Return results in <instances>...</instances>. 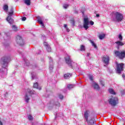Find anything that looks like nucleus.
<instances>
[{"instance_id": "nucleus-1", "label": "nucleus", "mask_w": 125, "mask_h": 125, "mask_svg": "<svg viewBox=\"0 0 125 125\" xmlns=\"http://www.w3.org/2000/svg\"><path fill=\"white\" fill-rule=\"evenodd\" d=\"M89 116V111L86 110L84 113V118L85 120H86V122H87L88 125H95V123H96V121H95V119H94V118H92L90 120H88Z\"/></svg>"}, {"instance_id": "nucleus-2", "label": "nucleus", "mask_w": 125, "mask_h": 125, "mask_svg": "<svg viewBox=\"0 0 125 125\" xmlns=\"http://www.w3.org/2000/svg\"><path fill=\"white\" fill-rule=\"evenodd\" d=\"M108 102L111 106H117L119 104V98L117 97L111 96L108 100Z\"/></svg>"}, {"instance_id": "nucleus-3", "label": "nucleus", "mask_w": 125, "mask_h": 125, "mask_svg": "<svg viewBox=\"0 0 125 125\" xmlns=\"http://www.w3.org/2000/svg\"><path fill=\"white\" fill-rule=\"evenodd\" d=\"M114 53L115 54L116 57H118L119 59L123 60L125 58V50H123L122 51H115Z\"/></svg>"}, {"instance_id": "nucleus-4", "label": "nucleus", "mask_w": 125, "mask_h": 125, "mask_svg": "<svg viewBox=\"0 0 125 125\" xmlns=\"http://www.w3.org/2000/svg\"><path fill=\"white\" fill-rule=\"evenodd\" d=\"M116 64L117 73H118V74H121L122 72L124 71V66H125V64L123 63H119L118 62H116Z\"/></svg>"}, {"instance_id": "nucleus-5", "label": "nucleus", "mask_w": 125, "mask_h": 125, "mask_svg": "<svg viewBox=\"0 0 125 125\" xmlns=\"http://www.w3.org/2000/svg\"><path fill=\"white\" fill-rule=\"evenodd\" d=\"M115 19H116L117 22H121L123 21V19H124V16H123V14L119 12H116L115 13Z\"/></svg>"}, {"instance_id": "nucleus-6", "label": "nucleus", "mask_w": 125, "mask_h": 125, "mask_svg": "<svg viewBox=\"0 0 125 125\" xmlns=\"http://www.w3.org/2000/svg\"><path fill=\"white\" fill-rule=\"evenodd\" d=\"M10 60V58L8 57H4L1 59L0 63L2 65H6V64H8V61Z\"/></svg>"}, {"instance_id": "nucleus-7", "label": "nucleus", "mask_w": 125, "mask_h": 125, "mask_svg": "<svg viewBox=\"0 0 125 125\" xmlns=\"http://www.w3.org/2000/svg\"><path fill=\"white\" fill-rule=\"evenodd\" d=\"M16 42L18 44L21 46L24 45V41L22 39V37L20 36H17L16 37Z\"/></svg>"}, {"instance_id": "nucleus-8", "label": "nucleus", "mask_w": 125, "mask_h": 125, "mask_svg": "<svg viewBox=\"0 0 125 125\" xmlns=\"http://www.w3.org/2000/svg\"><path fill=\"white\" fill-rule=\"evenodd\" d=\"M89 23V21L88 20V18H84L83 27L85 29V30H87V29L89 28V26H88Z\"/></svg>"}, {"instance_id": "nucleus-9", "label": "nucleus", "mask_w": 125, "mask_h": 125, "mask_svg": "<svg viewBox=\"0 0 125 125\" xmlns=\"http://www.w3.org/2000/svg\"><path fill=\"white\" fill-rule=\"evenodd\" d=\"M102 61L105 64V65H108L109 61H110V57L109 56H104L102 58Z\"/></svg>"}, {"instance_id": "nucleus-10", "label": "nucleus", "mask_w": 125, "mask_h": 125, "mask_svg": "<svg viewBox=\"0 0 125 125\" xmlns=\"http://www.w3.org/2000/svg\"><path fill=\"white\" fill-rule=\"evenodd\" d=\"M65 63H66V64H68L69 67H70L71 68H72V69H73V65L72 64V60H71L70 57L65 58Z\"/></svg>"}, {"instance_id": "nucleus-11", "label": "nucleus", "mask_w": 125, "mask_h": 125, "mask_svg": "<svg viewBox=\"0 0 125 125\" xmlns=\"http://www.w3.org/2000/svg\"><path fill=\"white\" fill-rule=\"evenodd\" d=\"M6 20L8 22V23L10 24V25L14 23V21L13 20V19L11 18V17L10 16H8L6 18Z\"/></svg>"}, {"instance_id": "nucleus-12", "label": "nucleus", "mask_w": 125, "mask_h": 125, "mask_svg": "<svg viewBox=\"0 0 125 125\" xmlns=\"http://www.w3.org/2000/svg\"><path fill=\"white\" fill-rule=\"evenodd\" d=\"M73 76L72 73H66L64 74L63 77L65 80H68L71 78Z\"/></svg>"}, {"instance_id": "nucleus-13", "label": "nucleus", "mask_w": 125, "mask_h": 125, "mask_svg": "<svg viewBox=\"0 0 125 125\" xmlns=\"http://www.w3.org/2000/svg\"><path fill=\"white\" fill-rule=\"evenodd\" d=\"M37 21L39 22V23L41 24V25H42V27L44 28V24H43V22H42V18L41 17H37Z\"/></svg>"}, {"instance_id": "nucleus-14", "label": "nucleus", "mask_w": 125, "mask_h": 125, "mask_svg": "<svg viewBox=\"0 0 125 125\" xmlns=\"http://www.w3.org/2000/svg\"><path fill=\"white\" fill-rule=\"evenodd\" d=\"M115 43L117 44L118 46H123V45H125V43L121 41L116 42Z\"/></svg>"}, {"instance_id": "nucleus-15", "label": "nucleus", "mask_w": 125, "mask_h": 125, "mask_svg": "<svg viewBox=\"0 0 125 125\" xmlns=\"http://www.w3.org/2000/svg\"><path fill=\"white\" fill-rule=\"evenodd\" d=\"M12 29L14 32H17L18 31V27L16 25H12Z\"/></svg>"}, {"instance_id": "nucleus-16", "label": "nucleus", "mask_w": 125, "mask_h": 125, "mask_svg": "<svg viewBox=\"0 0 125 125\" xmlns=\"http://www.w3.org/2000/svg\"><path fill=\"white\" fill-rule=\"evenodd\" d=\"M93 87L95 89H100V87H99V85L97 84V83H94L93 85Z\"/></svg>"}, {"instance_id": "nucleus-17", "label": "nucleus", "mask_w": 125, "mask_h": 125, "mask_svg": "<svg viewBox=\"0 0 125 125\" xmlns=\"http://www.w3.org/2000/svg\"><path fill=\"white\" fill-rule=\"evenodd\" d=\"M108 92L110 94H113V95H116V92L114 91V89L111 88L108 89Z\"/></svg>"}, {"instance_id": "nucleus-18", "label": "nucleus", "mask_w": 125, "mask_h": 125, "mask_svg": "<svg viewBox=\"0 0 125 125\" xmlns=\"http://www.w3.org/2000/svg\"><path fill=\"white\" fill-rule=\"evenodd\" d=\"M25 102L28 103L29 102V100H30V98H29V96L28 95V93H26L25 97Z\"/></svg>"}, {"instance_id": "nucleus-19", "label": "nucleus", "mask_w": 125, "mask_h": 125, "mask_svg": "<svg viewBox=\"0 0 125 125\" xmlns=\"http://www.w3.org/2000/svg\"><path fill=\"white\" fill-rule=\"evenodd\" d=\"M90 43H91L92 46H94V48H97V45L94 42V41L92 40H90Z\"/></svg>"}, {"instance_id": "nucleus-20", "label": "nucleus", "mask_w": 125, "mask_h": 125, "mask_svg": "<svg viewBox=\"0 0 125 125\" xmlns=\"http://www.w3.org/2000/svg\"><path fill=\"white\" fill-rule=\"evenodd\" d=\"M3 9L4 11H8V5L7 4H5L3 6Z\"/></svg>"}, {"instance_id": "nucleus-21", "label": "nucleus", "mask_w": 125, "mask_h": 125, "mask_svg": "<svg viewBox=\"0 0 125 125\" xmlns=\"http://www.w3.org/2000/svg\"><path fill=\"white\" fill-rule=\"evenodd\" d=\"M105 36L106 35H105V34H100L99 36V38L100 39V40H103V39L105 38Z\"/></svg>"}, {"instance_id": "nucleus-22", "label": "nucleus", "mask_w": 125, "mask_h": 125, "mask_svg": "<svg viewBox=\"0 0 125 125\" xmlns=\"http://www.w3.org/2000/svg\"><path fill=\"white\" fill-rule=\"evenodd\" d=\"M24 3L26 5H31V0H24Z\"/></svg>"}, {"instance_id": "nucleus-23", "label": "nucleus", "mask_w": 125, "mask_h": 125, "mask_svg": "<svg viewBox=\"0 0 125 125\" xmlns=\"http://www.w3.org/2000/svg\"><path fill=\"white\" fill-rule=\"evenodd\" d=\"M73 87H75V85L72 84H69L67 85V88L68 89H72V88H73Z\"/></svg>"}, {"instance_id": "nucleus-24", "label": "nucleus", "mask_w": 125, "mask_h": 125, "mask_svg": "<svg viewBox=\"0 0 125 125\" xmlns=\"http://www.w3.org/2000/svg\"><path fill=\"white\" fill-rule=\"evenodd\" d=\"M81 51H85V48L83 45H82L80 47Z\"/></svg>"}, {"instance_id": "nucleus-25", "label": "nucleus", "mask_w": 125, "mask_h": 125, "mask_svg": "<svg viewBox=\"0 0 125 125\" xmlns=\"http://www.w3.org/2000/svg\"><path fill=\"white\" fill-rule=\"evenodd\" d=\"M11 12H9V16H10V17H11V16L13 15V13H14V12H13V8H11Z\"/></svg>"}, {"instance_id": "nucleus-26", "label": "nucleus", "mask_w": 125, "mask_h": 125, "mask_svg": "<svg viewBox=\"0 0 125 125\" xmlns=\"http://www.w3.org/2000/svg\"><path fill=\"white\" fill-rule=\"evenodd\" d=\"M39 87V83H34L33 85L34 88H38Z\"/></svg>"}, {"instance_id": "nucleus-27", "label": "nucleus", "mask_w": 125, "mask_h": 125, "mask_svg": "<svg viewBox=\"0 0 125 125\" xmlns=\"http://www.w3.org/2000/svg\"><path fill=\"white\" fill-rule=\"evenodd\" d=\"M70 23L71 24H72V26H75V20L74 19H72L71 20H70Z\"/></svg>"}, {"instance_id": "nucleus-28", "label": "nucleus", "mask_w": 125, "mask_h": 125, "mask_svg": "<svg viewBox=\"0 0 125 125\" xmlns=\"http://www.w3.org/2000/svg\"><path fill=\"white\" fill-rule=\"evenodd\" d=\"M63 7L65 9H67V8H68V7H69V5L67 4H64L63 5Z\"/></svg>"}, {"instance_id": "nucleus-29", "label": "nucleus", "mask_w": 125, "mask_h": 125, "mask_svg": "<svg viewBox=\"0 0 125 125\" xmlns=\"http://www.w3.org/2000/svg\"><path fill=\"white\" fill-rule=\"evenodd\" d=\"M118 38L119 39V40L120 41V42L123 41V36H122V34H119Z\"/></svg>"}, {"instance_id": "nucleus-30", "label": "nucleus", "mask_w": 125, "mask_h": 125, "mask_svg": "<svg viewBox=\"0 0 125 125\" xmlns=\"http://www.w3.org/2000/svg\"><path fill=\"white\" fill-rule=\"evenodd\" d=\"M46 48L47 51H48V52H50L51 51V48H50V47L49 46H48V47H46Z\"/></svg>"}, {"instance_id": "nucleus-31", "label": "nucleus", "mask_w": 125, "mask_h": 125, "mask_svg": "<svg viewBox=\"0 0 125 125\" xmlns=\"http://www.w3.org/2000/svg\"><path fill=\"white\" fill-rule=\"evenodd\" d=\"M28 118L29 121H33V116H32V115H28Z\"/></svg>"}, {"instance_id": "nucleus-32", "label": "nucleus", "mask_w": 125, "mask_h": 125, "mask_svg": "<svg viewBox=\"0 0 125 125\" xmlns=\"http://www.w3.org/2000/svg\"><path fill=\"white\" fill-rule=\"evenodd\" d=\"M100 83L101 84H102V85H103V86H104L105 85V83H104V82H103V81L100 80Z\"/></svg>"}, {"instance_id": "nucleus-33", "label": "nucleus", "mask_w": 125, "mask_h": 125, "mask_svg": "<svg viewBox=\"0 0 125 125\" xmlns=\"http://www.w3.org/2000/svg\"><path fill=\"white\" fill-rule=\"evenodd\" d=\"M89 79L90 81H91L92 82L93 81V76L92 75H90L89 76Z\"/></svg>"}, {"instance_id": "nucleus-34", "label": "nucleus", "mask_w": 125, "mask_h": 125, "mask_svg": "<svg viewBox=\"0 0 125 125\" xmlns=\"http://www.w3.org/2000/svg\"><path fill=\"white\" fill-rule=\"evenodd\" d=\"M28 94H29V95H31V94H34L35 93L32 91H29L27 92Z\"/></svg>"}, {"instance_id": "nucleus-35", "label": "nucleus", "mask_w": 125, "mask_h": 125, "mask_svg": "<svg viewBox=\"0 0 125 125\" xmlns=\"http://www.w3.org/2000/svg\"><path fill=\"white\" fill-rule=\"evenodd\" d=\"M43 44H44V46H45L46 47L49 46V45H48V44L46 42H44L43 43Z\"/></svg>"}, {"instance_id": "nucleus-36", "label": "nucleus", "mask_w": 125, "mask_h": 125, "mask_svg": "<svg viewBox=\"0 0 125 125\" xmlns=\"http://www.w3.org/2000/svg\"><path fill=\"white\" fill-rule=\"evenodd\" d=\"M27 18H26V17H23L22 18L21 20L22 21H26Z\"/></svg>"}, {"instance_id": "nucleus-37", "label": "nucleus", "mask_w": 125, "mask_h": 125, "mask_svg": "<svg viewBox=\"0 0 125 125\" xmlns=\"http://www.w3.org/2000/svg\"><path fill=\"white\" fill-rule=\"evenodd\" d=\"M59 98L60 99H63V98H64V96L62 95H59Z\"/></svg>"}, {"instance_id": "nucleus-38", "label": "nucleus", "mask_w": 125, "mask_h": 125, "mask_svg": "<svg viewBox=\"0 0 125 125\" xmlns=\"http://www.w3.org/2000/svg\"><path fill=\"white\" fill-rule=\"evenodd\" d=\"M89 23L92 26L93 25H94V22L92 21H89Z\"/></svg>"}, {"instance_id": "nucleus-39", "label": "nucleus", "mask_w": 125, "mask_h": 125, "mask_svg": "<svg viewBox=\"0 0 125 125\" xmlns=\"http://www.w3.org/2000/svg\"><path fill=\"white\" fill-rule=\"evenodd\" d=\"M55 105H56V106H59V105H60V104L59 103V102H57L55 103Z\"/></svg>"}, {"instance_id": "nucleus-40", "label": "nucleus", "mask_w": 125, "mask_h": 125, "mask_svg": "<svg viewBox=\"0 0 125 125\" xmlns=\"http://www.w3.org/2000/svg\"><path fill=\"white\" fill-rule=\"evenodd\" d=\"M66 31H67L68 33H69V32H70V29H69V28L66 27Z\"/></svg>"}, {"instance_id": "nucleus-41", "label": "nucleus", "mask_w": 125, "mask_h": 125, "mask_svg": "<svg viewBox=\"0 0 125 125\" xmlns=\"http://www.w3.org/2000/svg\"><path fill=\"white\" fill-rule=\"evenodd\" d=\"M96 17H100V15H99V14H97L96 15Z\"/></svg>"}, {"instance_id": "nucleus-42", "label": "nucleus", "mask_w": 125, "mask_h": 125, "mask_svg": "<svg viewBox=\"0 0 125 125\" xmlns=\"http://www.w3.org/2000/svg\"><path fill=\"white\" fill-rule=\"evenodd\" d=\"M67 26H68V25H67L66 24H64V27L65 28V29L67 28Z\"/></svg>"}, {"instance_id": "nucleus-43", "label": "nucleus", "mask_w": 125, "mask_h": 125, "mask_svg": "<svg viewBox=\"0 0 125 125\" xmlns=\"http://www.w3.org/2000/svg\"><path fill=\"white\" fill-rule=\"evenodd\" d=\"M0 125H3V124H2V122L0 120Z\"/></svg>"}, {"instance_id": "nucleus-44", "label": "nucleus", "mask_w": 125, "mask_h": 125, "mask_svg": "<svg viewBox=\"0 0 125 125\" xmlns=\"http://www.w3.org/2000/svg\"><path fill=\"white\" fill-rule=\"evenodd\" d=\"M122 77H123V78H124V79H125V74H122Z\"/></svg>"}, {"instance_id": "nucleus-45", "label": "nucleus", "mask_w": 125, "mask_h": 125, "mask_svg": "<svg viewBox=\"0 0 125 125\" xmlns=\"http://www.w3.org/2000/svg\"><path fill=\"white\" fill-rule=\"evenodd\" d=\"M87 56H89V55H88V54L87 55Z\"/></svg>"}]
</instances>
